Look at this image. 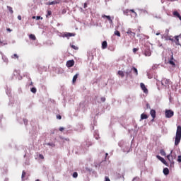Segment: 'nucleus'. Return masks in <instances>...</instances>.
I'll return each instance as SVG.
<instances>
[{
	"label": "nucleus",
	"instance_id": "1",
	"mask_svg": "<svg viewBox=\"0 0 181 181\" xmlns=\"http://www.w3.org/2000/svg\"><path fill=\"white\" fill-rule=\"evenodd\" d=\"M180 140H181V126H177L176 134H175V146H177V145L180 144Z\"/></svg>",
	"mask_w": 181,
	"mask_h": 181
},
{
	"label": "nucleus",
	"instance_id": "2",
	"mask_svg": "<svg viewBox=\"0 0 181 181\" xmlns=\"http://www.w3.org/2000/svg\"><path fill=\"white\" fill-rule=\"evenodd\" d=\"M172 152H173V151H170V153L169 155L167 156V159L169 160L170 165L172 166V165H175V159H176V156H173L172 155Z\"/></svg>",
	"mask_w": 181,
	"mask_h": 181
},
{
	"label": "nucleus",
	"instance_id": "3",
	"mask_svg": "<svg viewBox=\"0 0 181 181\" xmlns=\"http://www.w3.org/2000/svg\"><path fill=\"white\" fill-rule=\"evenodd\" d=\"M162 86H165V87H169L170 86V80L163 78L161 81Z\"/></svg>",
	"mask_w": 181,
	"mask_h": 181
},
{
	"label": "nucleus",
	"instance_id": "4",
	"mask_svg": "<svg viewBox=\"0 0 181 181\" xmlns=\"http://www.w3.org/2000/svg\"><path fill=\"white\" fill-rule=\"evenodd\" d=\"M165 118H172L175 115V112L173 110H168L165 112Z\"/></svg>",
	"mask_w": 181,
	"mask_h": 181
},
{
	"label": "nucleus",
	"instance_id": "5",
	"mask_svg": "<svg viewBox=\"0 0 181 181\" xmlns=\"http://www.w3.org/2000/svg\"><path fill=\"white\" fill-rule=\"evenodd\" d=\"M152 52H151V48L146 47L144 50V56L149 57L151 56Z\"/></svg>",
	"mask_w": 181,
	"mask_h": 181
},
{
	"label": "nucleus",
	"instance_id": "6",
	"mask_svg": "<svg viewBox=\"0 0 181 181\" xmlns=\"http://www.w3.org/2000/svg\"><path fill=\"white\" fill-rule=\"evenodd\" d=\"M140 86L141 90L145 93V94H148V88H146V86H145V84L144 83H140Z\"/></svg>",
	"mask_w": 181,
	"mask_h": 181
},
{
	"label": "nucleus",
	"instance_id": "7",
	"mask_svg": "<svg viewBox=\"0 0 181 181\" xmlns=\"http://www.w3.org/2000/svg\"><path fill=\"white\" fill-rule=\"evenodd\" d=\"M156 158H157V159L160 160V162H162V163H163V165H165V166H168V163L166 162L165 158H162L160 156H156Z\"/></svg>",
	"mask_w": 181,
	"mask_h": 181
},
{
	"label": "nucleus",
	"instance_id": "8",
	"mask_svg": "<svg viewBox=\"0 0 181 181\" xmlns=\"http://www.w3.org/2000/svg\"><path fill=\"white\" fill-rule=\"evenodd\" d=\"M66 67H73V66H74V60H69L66 62Z\"/></svg>",
	"mask_w": 181,
	"mask_h": 181
},
{
	"label": "nucleus",
	"instance_id": "9",
	"mask_svg": "<svg viewBox=\"0 0 181 181\" xmlns=\"http://www.w3.org/2000/svg\"><path fill=\"white\" fill-rule=\"evenodd\" d=\"M150 114L152 117V121H153V119H155V118H156V111L155 110H151L150 112Z\"/></svg>",
	"mask_w": 181,
	"mask_h": 181
},
{
	"label": "nucleus",
	"instance_id": "10",
	"mask_svg": "<svg viewBox=\"0 0 181 181\" xmlns=\"http://www.w3.org/2000/svg\"><path fill=\"white\" fill-rule=\"evenodd\" d=\"M65 37H71L72 36H76L75 33H66L64 34Z\"/></svg>",
	"mask_w": 181,
	"mask_h": 181
},
{
	"label": "nucleus",
	"instance_id": "11",
	"mask_svg": "<svg viewBox=\"0 0 181 181\" xmlns=\"http://www.w3.org/2000/svg\"><path fill=\"white\" fill-rule=\"evenodd\" d=\"M102 18H106L109 21L110 23H112V19H111V16L102 15Z\"/></svg>",
	"mask_w": 181,
	"mask_h": 181
},
{
	"label": "nucleus",
	"instance_id": "12",
	"mask_svg": "<svg viewBox=\"0 0 181 181\" xmlns=\"http://www.w3.org/2000/svg\"><path fill=\"white\" fill-rule=\"evenodd\" d=\"M127 35H129V36H133L134 37L135 36V33L132 32V30H131V29H129L127 31Z\"/></svg>",
	"mask_w": 181,
	"mask_h": 181
},
{
	"label": "nucleus",
	"instance_id": "13",
	"mask_svg": "<svg viewBox=\"0 0 181 181\" xmlns=\"http://www.w3.org/2000/svg\"><path fill=\"white\" fill-rule=\"evenodd\" d=\"M108 47V44L107 43V41H103L102 42V49H107V47Z\"/></svg>",
	"mask_w": 181,
	"mask_h": 181
},
{
	"label": "nucleus",
	"instance_id": "14",
	"mask_svg": "<svg viewBox=\"0 0 181 181\" xmlns=\"http://www.w3.org/2000/svg\"><path fill=\"white\" fill-rule=\"evenodd\" d=\"M117 74L118 76H120L122 78H123V77H125V73H124L123 71H118Z\"/></svg>",
	"mask_w": 181,
	"mask_h": 181
},
{
	"label": "nucleus",
	"instance_id": "15",
	"mask_svg": "<svg viewBox=\"0 0 181 181\" xmlns=\"http://www.w3.org/2000/svg\"><path fill=\"white\" fill-rule=\"evenodd\" d=\"M57 4H60V0H56L54 1H50L49 5H57Z\"/></svg>",
	"mask_w": 181,
	"mask_h": 181
},
{
	"label": "nucleus",
	"instance_id": "16",
	"mask_svg": "<svg viewBox=\"0 0 181 181\" xmlns=\"http://www.w3.org/2000/svg\"><path fill=\"white\" fill-rule=\"evenodd\" d=\"M141 120L142 119H148V115L144 114V113L141 114Z\"/></svg>",
	"mask_w": 181,
	"mask_h": 181
},
{
	"label": "nucleus",
	"instance_id": "17",
	"mask_svg": "<svg viewBox=\"0 0 181 181\" xmlns=\"http://www.w3.org/2000/svg\"><path fill=\"white\" fill-rule=\"evenodd\" d=\"M168 63L172 66H175V62H173V55L171 56V59L168 61Z\"/></svg>",
	"mask_w": 181,
	"mask_h": 181
},
{
	"label": "nucleus",
	"instance_id": "18",
	"mask_svg": "<svg viewBox=\"0 0 181 181\" xmlns=\"http://www.w3.org/2000/svg\"><path fill=\"white\" fill-rule=\"evenodd\" d=\"M163 173L165 175H169V168H164L163 169Z\"/></svg>",
	"mask_w": 181,
	"mask_h": 181
},
{
	"label": "nucleus",
	"instance_id": "19",
	"mask_svg": "<svg viewBox=\"0 0 181 181\" xmlns=\"http://www.w3.org/2000/svg\"><path fill=\"white\" fill-rule=\"evenodd\" d=\"M49 16H52V11L47 10V14H46V18H49Z\"/></svg>",
	"mask_w": 181,
	"mask_h": 181
},
{
	"label": "nucleus",
	"instance_id": "20",
	"mask_svg": "<svg viewBox=\"0 0 181 181\" xmlns=\"http://www.w3.org/2000/svg\"><path fill=\"white\" fill-rule=\"evenodd\" d=\"M29 38L31 39V40H36V36L33 34H30Z\"/></svg>",
	"mask_w": 181,
	"mask_h": 181
},
{
	"label": "nucleus",
	"instance_id": "21",
	"mask_svg": "<svg viewBox=\"0 0 181 181\" xmlns=\"http://www.w3.org/2000/svg\"><path fill=\"white\" fill-rule=\"evenodd\" d=\"M26 177V172H25V170H23L22 172V175H21V179L22 180H25V177Z\"/></svg>",
	"mask_w": 181,
	"mask_h": 181
},
{
	"label": "nucleus",
	"instance_id": "22",
	"mask_svg": "<svg viewBox=\"0 0 181 181\" xmlns=\"http://www.w3.org/2000/svg\"><path fill=\"white\" fill-rule=\"evenodd\" d=\"M132 70L133 71L134 74L136 76H138V69H136V68L133 67V68L132 69Z\"/></svg>",
	"mask_w": 181,
	"mask_h": 181
},
{
	"label": "nucleus",
	"instance_id": "23",
	"mask_svg": "<svg viewBox=\"0 0 181 181\" xmlns=\"http://www.w3.org/2000/svg\"><path fill=\"white\" fill-rule=\"evenodd\" d=\"M6 45H8V42H6V41H1L0 40V46H6Z\"/></svg>",
	"mask_w": 181,
	"mask_h": 181
},
{
	"label": "nucleus",
	"instance_id": "24",
	"mask_svg": "<svg viewBox=\"0 0 181 181\" xmlns=\"http://www.w3.org/2000/svg\"><path fill=\"white\" fill-rule=\"evenodd\" d=\"M78 77V74H76L73 77V79H72L73 83H74L75 81H76Z\"/></svg>",
	"mask_w": 181,
	"mask_h": 181
},
{
	"label": "nucleus",
	"instance_id": "25",
	"mask_svg": "<svg viewBox=\"0 0 181 181\" xmlns=\"http://www.w3.org/2000/svg\"><path fill=\"white\" fill-rule=\"evenodd\" d=\"M160 155H162V156H166V153L165 152V150H163V149H161L160 151Z\"/></svg>",
	"mask_w": 181,
	"mask_h": 181
},
{
	"label": "nucleus",
	"instance_id": "26",
	"mask_svg": "<svg viewBox=\"0 0 181 181\" xmlns=\"http://www.w3.org/2000/svg\"><path fill=\"white\" fill-rule=\"evenodd\" d=\"M7 8L8 9L10 13H13V9L12 8V7L7 6Z\"/></svg>",
	"mask_w": 181,
	"mask_h": 181
},
{
	"label": "nucleus",
	"instance_id": "27",
	"mask_svg": "<svg viewBox=\"0 0 181 181\" xmlns=\"http://www.w3.org/2000/svg\"><path fill=\"white\" fill-rule=\"evenodd\" d=\"M115 35L119 37H121V33L118 30L115 31Z\"/></svg>",
	"mask_w": 181,
	"mask_h": 181
},
{
	"label": "nucleus",
	"instance_id": "28",
	"mask_svg": "<svg viewBox=\"0 0 181 181\" xmlns=\"http://www.w3.org/2000/svg\"><path fill=\"white\" fill-rule=\"evenodd\" d=\"M31 93H33V94H36V91H37V90L36 89V88H32L30 89Z\"/></svg>",
	"mask_w": 181,
	"mask_h": 181
},
{
	"label": "nucleus",
	"instance_id": "29",
	"mask_svg": "<svg viewBox=\"0 0 181 181\" xmlns=\"http://www.w3.org/2000/svg\"><path fill=\"white\" fill-rule=\"evenodd\" d=\"M11 59H19V56H18L16 54H14L11 56Z\"/></svg>",
	"mask_w": 181,
	"mask_h": 181
},
{
	"label": "nucleus",
	"instance_id": "30",
	"mask_svg": "<svg viewBox=\"0 0 181 181\" xmlns=\"http://www.w3.org/2000/svg\"><path fill=\"white\" fill-rule=\"evenodd\" d=\"M129 12H132L134 13V16H138V14H136V12L134 9L129 10Z\"/></svg>",
	"mask_w": 181,
	"mask_h": 181
},
{
	"label": "nucleus",
	"instance_id": "31",
	"mask_svg": "<svg viewBox=\"0 0 181 181\" xmlns=\"http://www.w3.org/2000/svg\"><path fill=\"white\" fill-rule=\"evenodd\" d=\"M128 13H129V10L127 9L124 11V15H126V16H128Z\"/></svg>",
	"mask_w": 181,
	"mask_h": 181
},
{
	"label": "nucleus",
	"instance_id": "32",
	"mask_svg": "<svg viewBox=\"0 0 181 181\" xmlns=\"http://www.w3.org/2000/svg\"><path fill=\"white\" fill-rule=\"evenodd\" d=\"M77 176H78V173H77V172L73 173V177L76 178Z\"/></svg>",
	"mask_w": 181,
	"mask_h": 181
},
{
	"label": "nucleus",
	"instance_id": "33",
	"mask_svg": "<svg viewBox=\"0 0 181 181\" xmlns=\"http://www.w3.org/2000/svg\"><path fill=\"white\" fill-rule=\"evenodd\" d=\"M173 15H175V16L178 17L180 14L179 13V12L175 11V12L173 13Z\"/></svg>",
	"mask_w": 181,
	"mask_h": 181
},
{
	"label": "nucleus",
	"instance_id": "34",
	"mask_svg": "<svg viewBox=\"0 0 181 181\" xmlns=\"http://www.w3.org/2000/svg\"><path fill=\"white\" fill-rule=\"evenodd\" d=\"M72 49H74V50H78V47H76V45L71 46Z\"/></svg>",
	"mask_w": 181,
	"mask_h": 181
},
{
	"label": "nucleus",
	"instance_id": "35",
	"mask_svg": "<svg viewBox=\"0 0 181 181\" xmlns=\"http://www.w3.org/2000/svg\"><path fill=\"white\" fill-rule=\"evenodd\" d=\"M138 50H139V49H138V48H134L133 49V53H136V52H138Z\"/></svg>",
	"mask_w": 181,
	"mask_h": 181
},
{
	"label": "nucleus",
	"instance_id": "36",
	"mask_svg": "<svg viewBox=\"0 0 181 181\" xmlns=\"http://www.w3.org/2000/svg\"><path fill=\"white\" fill-rule=\"evenodd\" d=\"M39 158H40V159H45V156H43V155H42V154L39 155Z\"/></svg>",
	"mask_w": 181,
	"mask_h": 181
},
{
	"label": "nucleus",
	"instance_id": "37",
	"mask_svg": "<svg viewBox=\"0 0 181 181\" xmlns=\"http://www.w3.org/2000/svg\"><path fill=\"white\" fill-rule=\"evenodd\" d=\"M177 162H179V163H180V162H181V156H178Z\"/></svg>",
	"mask_w": 181,
	"mask_h": 181
},
{
	"label": "nucleus",
	"instance_id": "38",
	"mask_svg": "<svg viewBox=\"0 0 181 181\" xmlns=\"http://www.w3.org/2000/svg\"><path fill=\"white\" fill-rule=\"evenodd\" d=\"M35 19H36L37 21H39V19H43V18H42V17H40V16H37V17H35Z\"/></svg>",
	"mask_w": 181,
	"mask_h": 181
},
{
	"label": "nucleus",
	"instance_id": "39",
	"mask_svg": "<svg viewBox=\"0 0 181 181\" xmlns=\"http://www.w3.org/2000/svg\"><path fill=\"white\" fill-rule=\"evenodd\" d=\"M100 100H101L102 103H105V98H104V97H102L100 98Z\"/></svg>",
	"mask_w": 181,
	"mask_h": 181
},
{
	"label": "nucleus",
	"instance_id": "40",
	"mask_svg": "<svg viewBox=\"0 0 181 181\" xmlns=\"http://www.w3.org/2000/svg\"><path fill=\"white\" fill-rule=\"evenodd\" d=\"M57 119H62V115H57Z\"/></svg>",
	"mask_w": 181,
	"mask_h": 181
},
{
	"label": "nucleus",
	"instance_id": "41",
	"mask_svg": "<svg viewBox=\"0 0 181 181\" xmlns=\"http://www.w3.org/2000/svg\"><path fill=\"white\" fill-rule=\"evenodd\" d=\"M59 131L63 132V131H64V127H59Z\"/></svg>",
	"mask_w": 181,
	"mask_h": 181
},
{
	"label": "nucleus",
	"instance_id": "42",
	"mask_svg": "<svg viewBox=\"0 0 181 181\" xmlns=\"http://www.w3.org/2000/svg\"><path fill=\"white\" fill-rule=\"evenodd\" d=\"M105 181H111V180H110V177H105Z\"/></svg>",
	"mask_w": 181,
	"mask_h": 181
},
{
	"label": "nucleus",
	"instance_id": "43",
	"mask_svg": "<svg viewBox=\"0 0 181 181\" xmlns=\"http://www.w3.org/2000/svg\"><path fill=\"white\" fill-rule=\"evenodd\" d=\"M18 21H22V16H18Z\"/></svg>",
	"mask_w": 181,
	"mask_h": 181
},
{
	"label": "nucleus",
	"instance_id": "44",
	"mask_svg": "<svg viewBox=\"0 0 181 181\" xmlns=\"http://www.w3.org/2000/svg\"><path fill=\"white\" fill-rule=\"evenodd\" d=\"M130 74H131V71H127L126 72V76H129Z\"/></svg>",
	"mask_w": 181,
	"mask_h": 181
},
{
	"label": "nucleus",
	"instance_id": "45",
	"mask_svg": "<svg viewBox=\"0 0 181 181\" xmlns=\"http://www.w3.org/2000/svg\"><path fill=\"white\" fill-rule=\"evenodd\" d=\"M83 8H87V3H84V4H83Z\"/></svg>",
	"mask_w": 181,
	"mask_h": 181
},
{
	"label": "nucleus",
	"instance_id": "46",
	"mask_svg": "<svg viewBox=\"0 0 181 181\" xmlns=\"http://www.w3.org/2000/svg\"><path fill=\"white\" fill-rule=\"evenodd\" d=\"M23 121H24V124H28V119H24Z\"/></svg>",
	"mask_w": 181,
	"mask_h": 181
},
{
	"label": "nucleus",
	"instance_id": "47",
	"mask_svg": "<svg viewBox=\"0 0 181 181\" xmlns=\"http://www.w3.org/2000/svg\"><path fill=\"white\" fill-rule=\"evenodd\" d=\"M6 30L7 32H12V30H11V28H7Z\"/></svg>",
	"mask_w": 181,
	"mask_h": 181
},
{
	"label": "nucleus",
	"instance_id": "48",
	"mask_svg": "<svg viewBox=\"0 0 181 181\" xmlns=\"http://www.w3.org/2000/svg\"><path fill=\"white\" fill-rule=\"evenodd\" d=\"M177 18L180 19V21H181V16H180H180H178Z\"/></svg>",
	"mask_w": 181,
	"mask_h": 181
},
{
	"label": "nucleus",
	"instance_id": "49",
	"mask_svg": "<svg viewBox=\"0 0 181 181\" xmlns=\"http://www.w3.org/2000/svg\"><path fill=\"white\" fill-rule=\"evenodd\" d=\"M65 141H70V139H69V138H66V139H65Z\"/></svg>",
	"mask_w": 181,
	"mask_h": 181
},
{
	"label": "nucleus",
	"instance_id": "50",
	"mask_svg": "<svg viewBox=\"0 0 181 181\" xmlns=\"http://www.w3.org/2000/svg\"><path fill=\"white\" fill-rule=\"evenodd\" d=\"M33 19H36V16H33Z\"/></svg>",
	"mask_w": 181,
	"mask_h": 181
},
{
	"label": "nucleus",
	"instance_id": "51",
	"mask_svg": "<svg viewBox=\"0 0 181 181\" xmlns=\"http://www.w3.org/2000/svg\"><path fill=\"white\" fill-rule=\"evenodd\" d=\"M159 35H160V33H156V35H157V36H159Z\"/></svg>",
	"mask_w": 181,
	"mask_h": 181
},
{
	"label": "nucleus",
	"instance_id": "52",
	"mask_svg": "<svg viewBox=\"0 0 181 181\" xmlns=\"http://www.w3.org/2000/svg\"><path fill=\"white\" fill-rule=\"evenodd\" d=\"M105 156H108V154H107V153H105Z\"/></svg>",
	"mask_w": 181,
	"mask_h": 181
},
{
	"label": "nucleus",
	"instance_id": "53",
	"mask_svg": "<svg viewBox=\"0 0 181 181\" xmlns=\"http://www.w3.org/2000/svg\"><path fill=\"white\" fill-rule=\"evenodd\" d=\"M36 181H40V180H36Z\"/></svg>",
	"mask_w": 181,
	"mask_h": 181
}]
</instances>
